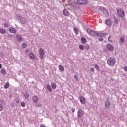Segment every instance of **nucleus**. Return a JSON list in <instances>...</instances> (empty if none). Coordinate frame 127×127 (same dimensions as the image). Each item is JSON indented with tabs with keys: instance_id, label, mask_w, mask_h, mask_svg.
Wrapping results in <instances>:
<instances>
[{
	"instance_id": "obj_1",
	"label": "nucleus",
	"mask_w": 127,
	"mask_h": 127,
	"mask_svg": "<svg viewBox=\"0 0 127 127\" xmlns=\"http://www.w3.org/2000/svg\"><path fill=\"white\" fill-rule=\"evenodd\" d=\"M116 61L115 58L111 57L107 60V63L109 66H115V63Z\"/></svg>"
},
{
	"instance_id": "obj_2",
	"label": "nucleus",
	"mask_w": 127,
	"mask_h": 127,
	"mask_svg": "<svg viewBox=\"0 0 127 127\" xmlns=\"http://www.w3.org/2000/svg\"><path fill=\"white\" fill-rule=\"evenodd\" d=\"M111 107V103H110V97H107L105 101V108L109 109Z\"/></svg>"
},
{
	"instance_id": "obj_3",
	"label": "nucleus",
	"mask_w": 127,
	"mask_h": 127,
	"mask_svg": "<svg viewBox=\"0 0 127 127\" xmlns=\"http://www.w3.org/2000/svg\"><path fill=\"white\" fill-rule=\"evenodd\" d=\"M99 9L105 14V16H109V12L108 11V10L106 9L103 7H100Z\"/></svg>"
},
{
	"instance_id": "obj_4",
	"label": "nucleus",
	"mask_w": 127,
	"mask_h": 127,
	"mask_svg": "<svg viewBox=\"0 0 127 127\" xmlns=\"http://www.w3.org/2000/svg\"><path fill=\"white\" fill-rule=\"evenodd\" d=\"M84 116V111L83 110L79 109L77 112V117L78 118H82Z\"/></svg>"
},
{
	"instance_id": "obj_5",
	"label": "nucleus",
	"mask_w": 127,
	"mask_h": 127,
	"mask_svg": "<svg viewBox=\"0 0 127 127\" xmlns=\"http://www.w3.org/2000/svg\"><path fill=\"white\" fill-rule=\"evenodd\" d=\"M87 31L88 33H89V34H91V35H93L94 36L96 35H98V33H97V32L95 31L91 30V29H87Z\"/></svg>"
},
{
	"instance_id": "obj_6",
	"label": "nucleus",
	"mask_w": 127,
	"mask_h": 127,
	"mask_svg": "<svg viewBox=\"0 0 127 127\" xmlns=\"http://www.w3.org/2000/svg\"><path fill=\"white\" fill-rule=\"evenodd\" d=\"M118 15L120 17H124L125 16V12L122 9H119L117 11Z\"/></svg>"
},
{
	"instance_id": "obj_7",
	"label": "nucleus",
	"mask_w": 127,
	"mask_h": 127,
	"mask_svg": "<svg viewBox=\"0 0 127 127\" xmlns=\"http://www.w3.org/2000/svg\"><path fill=\"white\" fill-rule=\"evenodd\" d=\"M77 4L82 5L87 3V0H77Z\"/></svg>"
},
{
	"instance_id": "obj_8",
	"label": "nucleus",
	"mask_w": 127,
	"mask_h": 127,
	"mask_svg": "<svg viewBox=\"0 0 127 127\" xmlns=\"http://www.w3.org/2000/svg\"><path fill=\"white\" fill-rule=\"evenodd\" d=\"M106 47L109 51H113V50H114V47L110 44H107L106 45Z\"/></svg>"
},
{
	"instance_id": "obj_9",
	"label": "nucleus",
	"mask_w": 127,
	"mask_h": 127,
	"mask_svg": "<svg viewBox=\"0 0 127 127\" xmlns=\"http://www.w3.org/2000/svg\"><path fill=\"white\" fill-rule=\"evenodd\" d=\"M44 51H43V49L40 48L39 51L40 57L42 59L43 58V55H44Z\"/></svg>"
},
{
	"instance_id": "obj_10",
	"label": "nucleus",
	"mask_w": 127,
	"mask_h": 127,
	"mask_svg": "<svg viewBox=\"0 0 127 127\" xmlns=\"http://www.w3.org/2000/svg\"><path fill=\"white\" fill-rule=\"evenodd\" d=\"M16 38L18 42H21V41H23V38H22V37L19 35H16Z\"/></svg>"
},
{
	"instance_id": "obj_11",
	"label": "nucleus",
	"mask_w": 127,
	"mask_h": 127,
	"mask_svg": "<svg viewBox=\"0 0 127 127\" xmlns=\"http://www.w3.org/2000/svg\"><path fill=\"white\" fill-rule=\"evenodd\" d=\"M32 100L34 103H35V104H36V103H37V102L38 101V97H37V96L36 95H35L32 97Z\"/></svg>"
},
{
	"instance_id": "obj_12",
	"label": "nucleus",
	"mask_w": 127,
	"mask_h": 127,
	"mask_svg": "<svg viewBox=\"0 0 127 127\" xmlns=\"http://www.w3.org/2000/svg\"><path fill=\"white\" fill-rule=\"evenodd\" d=\"M79 100L80 101V103L81 104H85L86 103V100H85V98L83 96L80 97Z\"/></svg>"
},
{
	"instance_id": "obj_13",
	"label": "nucleus",
	"mask_w": 127,
	"mask_h": 127,
	"mask_svg": "<svg viewBox=\"0 0 127 127\" xmlns=\"http://www.w3.org/2000/svg\"><path fill=\"white\" fill-rule=\"evenodd\" d=\"M63 13L65 16H68L69 14V12L66 9L64 10Z\"/></svg>"
},
{
	"instance_id": "obj_14",
	"label": "nucleus",
	"mask_w": 127,
	"mask_h": 127,
	"mask_svg": "<svg viewBox=\"0 0 127 127\" xmlns=\"http://www.w3.org/2000/svg\"><path fill=\"white\" fill-rule=\"evenodd\" d=\"M9 31L11 32V33H16V30L14 29V28H9Z\"/></svg>"
},
{
	"instance_id": "obj_15",
	"label": "nucleus",
	"mask_w": 127,
	"mask_h": 127,
	"mask_svg": "<svg viewBox=\"0 0 127 127\" xmlns=\"http://www.w3.org/2000/svg\"><path fill=\"white\" fill-rule=\"evenodd\" d=\"M125 42V38L123 37H121L119 39V43L120 44H123Z\"/></svg>"
},
{
	"instance_id": "obj_16",
	"label": "nucleus",
	"mask_w": 127,
	"mask_h": 127,
	"mask_svg": "<svg viewBox=\"0 0 127 127\" xmlns=\"http://www.w3.org/2000/svg\"><path fill=\"white\" fill-rule=\"evenodd\" d=\"M0 73L3 75V76H5V75H6V71L3 68L1 69Z\"/></svg>"
},
{
	"instance_id": "obj_17",
	"label": "nucleus",
	"mask_w": 127,
	"mask_h": 127,
	"mask_svg": "<svg viewBox=\"0 0 127 127\" xmlns=\"http://www.w3.org/2000/svg\"><path fill=\"white\" fill-rule=\"evenodd\" d=\"M20 20L21 23H22L23 24H25V23H26V20L23 17H22L21 19H20Z\"/></svg>"
},
{
	"instance_id": "obj_18",
	"label": "nucleus",
	"mask_w": 127,
	"mask_h": 127,
	"mask_svg": "<svg viewBox=\"0 0 127 127\" xmlns=\"http://www.w3.org/2000/svg\"><path fill=\"white\" fill-rule=\"evenodd\" d=\"M59 69L60 71H62V72H63L64 71V70H65V69L64 68V66L61 65H59L58 66Z\"/></svg>"
},
{
	"instance_id": "obj_19",
	"label": "nucleus",
	"mask_w": 127,
	"mask_h": 127,
	"mask_svg": "<svg viewBox=\"0 0 127 127\" xmlns=\"http://www.w3.org/2000/svg\"><path fill=\"white\" fill-rule=\"evenodd\" d=\"M70 5H71L73 7H76L77 6V3H76V1H73L71 2V4H70Z\"/></svg>"
},
{
	"instance_id": "obj_20",
	"label": "nucleus",
	"mask_w": 127,
	"mask_h": 127,
	"mask_svg": "<svg viewBox=\"0 0 127 127\" xmlns=\"http://www.w3.org/2000/svg\"><path fill=\"white\" fill-rule=\"evenodd\" d=\"M29 56L31 59H35V56H34V53H30Z\"/></svg>"
},
{
	"instance_id": "obj_21",
	"label": "nucleus",
	"mask_w": 127,
	"mask_h": 127,
	"mask_svg": "<svg viewBox=\"0 0 127 127\" xmlns=\"http://www.w3.org/2000/svg\"><path fill=\"white\" fill-rule=\"evenodd\" d=\"M0 32L1 34H4V33H6V31L4 29L1 28L0 29Z\"/></svg>"
},
{
	"instance_id": "obj_22",
	"label": "nucleus",
	"mask_w": 127,
	"mask_h": 127,
	"mask_svg": "<svg viewBox=\"0 0 127 127\" xmlns=\"http://www.w3.org/2000/svg\"><path fill=\"white\" fill-rule=\"evenodd\" d=\"M81 42L82 43V44H85V43H86V42H87V40H86V39L85 38H81Z\"/></svg>"
},
{
	"instance_id": "obj_23",
	"label": "nucleus",
	"mask_w": 127,
	"mask_h": 127,
	"mask_svg": "<svg viewBox=\"0 0 127 127\" xmlns=\"http://www.w3.org/2000/svg\"><path fill=\"white\" fill-rule=\"evenodd\" d=\"M47 89L49 92H51L52 90H51V87L49 84H47L46 86Z\"/></svg>"
},
{
	"instance_id": "obj_24",
	"label": "nucleus",
	"mask_w": 127,
	"mask_h": 127,
	"mask_svg": "<svg viewBox=\"0 0 127 127\" xmlns=\"http://www.w3.org/2000/svg\"><path fill=\"white\" fill-rule=\"evenodd\" d=\"M51 87L53 89H56V84H55L54 82H52Z\"/></svg>"
},
{
	"instance_id": "obj_25",
	"label": "nucleus",
	"mask_w": 127,
	"mask_h": 127,
	"mask_svg": "<svg viewBox=\"0 0 127 127\" xmlns=\"http://www.w3.org/2000/svg\"><path fill=\"white\" fill-rule=\"evenodd\" d=\"M79 49H81V50H84L85 49V46L83 45H80L79 46Z\"/></svg>"
},
{
	"instance_id": "obj_26",
	"label": "nucleus",
	"mask_w": 127,
	"mask_h": 127,
	"mask_svg": "<svg viewBox=\"0 0 127 127\" xmlns=\"http://www.w3.org/2000/svg\"><path fill=\"white\" fill-rule=\"evenodd\" d=\"M104 35H106V33H101L100 34H97V36L100 37H103Z\"/></svg>"
},
{
	"instance_id": "obj_27",
	"label": "nucleus",
	"mask_w": 127,
	"mask_h": 127,
	"mask_svg": "<svg viewBox=\"0 0 127 127\" xmlns=\"http://www.w3.org/2000/svg\"><path fill=\"white\" fill-rule=\"evenodd\" d=\"M4 88L5 89H8L9 88V83L7 82L5 85H4Z\"/></svg>"
},
{
	"instance_id": "obj_28",
	"label": "nucleus",
	"mask_w": 127,
	"mask_h": 127,
	"mask_svg": "<svg viewBox=\"0 0 127 127\" xmlns=\"http://www.w3.org/2000/svg\"><path fill=\"white\" fill-rule=\"evenodd\" d=\"M114 20L115 23H119V20H118V18L116 17H114Z\"/></svg>"
},
{
	"instance_id": "obj_29",
	"label": "nucleus",
	"mask_w": 127,
	"mask_h": 127,
	"mask_svg": "<svg viewBox=\"0 0 127 127\" xmlns=\"http://www.w3.org/2000/svg\"><path fill=\"white\" fill-rule=\"evenodd\" d=\"M106 24H107V25H110V24H111V20H107L106 21Z\"/></svg>"
},
{
	"instance_id": "obj_30",
	"label": "nucleus",
	"mask_w": 127,
	"mask_h": 127,
	"mask_svg": "<svg viewBox=\"0 0 127 127\" xmlns=\"http://www.w3.org/2000/svg\"><path fill=\"white\" fill-rule=\"evenodd\" d=\"M74 31L76 34H78V33H79V30H78V28H74Z\"/></svg>"
},
{
	"instance_id": "obj_31",
	"label": "nucleus",
	"mask_w": 127,
	"mask_h": 127,
	"mask_svg": "<svg viewBox=\"0 0 127 127\" xmlns=\"http://www.w3.org/2000/svg\"><path fill=\"white\" fill-rule=\"evenodd\" d=\"M24 95L26 99H28V96H29V94H28V93H27V92H25V93L24 94Z\"/></svg>"
},
{
	"instance_id": "obj_32",
	"label": "nucleus",
	"mask_w": 127,
	"mask_h": 127,
	"mask_svg": "<svg viewBox=\"0 0 127 127\" xmlns=\"http://www.w3.org/2000/svg\"><path fill=\"white\" fill-rule=\"evenodd\" d=\"M21 18H22L21 16L20 15H16V18L17 19H19L20 20Z\"/></svg>"
},
{
	"instance_id": "obj_33",
	"label": "nucleus",
	"mask_w": 127,
	"mask_h": 127,
	"mask_svg": "<svg viewBox=\"0 0 127 127\" xmlns=\"http://www.w3.org/2000/svg\"><path fill=\"white\" fill-rule=\"evenodd\" d=\"M21 107H23V108H24V107H25L26 105H25V103L24 102H22L21 103Z\"/></svg>"
},
{
	"instance_id": "obj_34",
	"label": "nucleus",
	"mask_w": 127,
	"mask_h": 127,
	"mask_svg": "<svg viewBox=\"0 0 127 127\" xmlns=\"http://www.w3.org/2000/svg\"><path fill=\"white\" fill-rule=\"evenodd\" d=\"M26 46H27V45H26V43L22 44V48H25V47H26Z\"/></svg>"
},
{
	"instance_id": "obj_35",
	"label": "nucleus",
	"mask_w": 127,
	"mask_h": 127,
	"mask_svg": "<svg viewBox=\"0 0 127 127\" xmlns=\"http://www.w3.org/2000/svg\"><path fill=\"white\" fill-rule=\"evenodd\" d=\"M89 48H90V46H89V45H86L85 46V49H86V50H89Z\"/></svg>"
},
{
	"instance_id": "obj_36",
	"label": "nucleus",
	"mask_w": 127,
	"mask_h": 127,
	"mask_svg": "<svg viewBox=\"0 0 127 127\" xmlns=\"http://www.w3.org/2000/svg\"><path fill=\"white\" fill-rule=\"evenodd\" d=\"M2 111H3V106L0 104V112H2Z\"/></svg>"
},
{
	"instance_id": "obj_37",
	"label": "nucleus",
	"mask_w": 127,
	"mask_h": 127,
	"mask_svg": "<svg viewBox=\"0 0 127 127\" xmlns=\"http://www.w3.org/2000/svg\"><path fill=\"white\" fill-rule=\"evenodd\" d=\"M95 68L97 70H99V69H100V68L99 67V66L97 64H95Z\"/></svg>"
},
{
	"instance_id": "obj_38",
	"label": "nucleus",
	"mask_w": 127,
	"mask_h": 127,
	"mask_svg": "<svg viewBox=\"0 0 127 127\" xmlns=\"http://www.w3.org/2000/svg\"><path fill=\"white\" fill-rule=\"evenodd\" d=\"M37 107H38V108H41V107H42V104H37Z\"/></svg>"
},
{
	"instance_id": "obj_39",
	"label": "nucleus",
	"mask_w": 127,
	"mask_h": 127,
	"mask_svg": "<svg viewBox=\"0 0 127 127\" xmlns=\"http://www.w3.org/2000/svg\"><path fill=\"white\" fill-rule=\"evenodd\" d=\"M74 78L76 81H79V79H78V76H77V75H74Z\"/></svg>"
},
{
	"instance_id": "obj_40",
	"label": "nucleus",
	"mask_w": 127,
	"mask_h": 127,
	"mask_svg": "<svg viewBox=\"0 0 127 127\" xmlns=\"http://www.w3.org/2000/svg\"><path fill=\"white\" fill-rule=\"evenodd\" d=\"M16 101V103H17V104H19V99L16 98L15 99Z\"/></svg>"
},
{
	"instance_id": "obj_41",
	"label": "nucleus",
	"mask_w": 127,
	"mask_h": 127,
	"mask_svg": "<svg viewBox=\"0 0 127 127\" xmlns=\"http://www.w3.org/2000/svg\"><path fill=\"white\" fill-rule=\"evenodd\" d=\"M4 26H5V27H9V24H7V23H5V24H4Z\"/></svg>"
},
{
	"instance_id": "obj_42",
	"label": "nucleus",
	"mask_w": 127,
	"mask_h": 127,
	"mask_svg": "<svg viewBox=\"0 0 127 127\" xmlns=\"http://www.w3.org/2000/svg\"><path fill=\"white\" fill-rule=\"evenodd\" d=\"M123 69L125 72H127V66L124 67Z\"/></svg>"
},
{
	"instance_id": "obj_43",
	"label": "nucleus",
	"mask_w": 127,
	"mask_h": 127,
	"mask_svg": "<svg viewBox=\"0 0 127 127\" xmlns=\"http://www.w3.org/2000/svg\"><path fill=\"white\" fill-rule=\"evenodd\" d=\"M72 113H75V111H76V109H75V108H72V110H71Z\"/></svg>"
},
{
	"instance_id": "obj_44",
	"label": "nucleus",
	"mask_w": 127,
	"mask_h": 127,
	"mask_svg": "<svg viewBox=\"0 0 127 127\" xmlns=\"http://www.w3.org/2000/svg\"><path fill=\"white\" fill-rule=\"evenodd\" d=\"M110 38H111V36H109L108 37V41L110 42H112V40H110Z\"/></svg>"
},
{
	"instance_id": "obj_45",
	"label": "nucleus",
	"mask_w": 127,
	"mask_h": 127,
	"mask_svg": "<svg viewBox=\"0 0 127 127\" xmlns=\"http://www.w3.org/2000/svg\"><path fill=\"white\" fill-rule=\"evenodd\" d=\"M103 39L102 38H100L99 39V41H103Z\"/></svg>"
},
{
	"instance_id": "obj_46",
	"label": "nucleus",
	"mask_w": 127,
	"mask_h": 127,
	"mask_svg": "<svg viewBox=\"0 0 127 127\" xmlns=\"http://www.w3.org/2000/svg\"><path fill=\"white\" fill-rule=\"evenodd\" d=\"M26 53H28V52H29V49H27V50H26Z\"/></svg>"
},
{
	"instance_id": "obj_47",
	"label": "nucleus",
	"mask_w": 127,
	"mask_h": 127,
	"mask_svg": "<svg viewBox=\"0 0 127 127\" xmlns=\"http://www.w3.org/2000/svg\"><path fill=\"white\" fill-rule=\"evenodd\" d=\"M94 71H95V69H94V68H91V72H94Z\"/></svg>"
},
{
	"instance_id": "obj_48",
	"label": "nucleus",
	"mask_w": 127,
	"mask_h": 127,
	"mask_svg": "<svg viewBox=\"0 0 127 127\" xmlns=\"http://www.w3.org/2000/svg\"><path fill=\"white\" fill-rule=\"evenodd\" d=\"M1 67H2L1 64H0V69H1Z\"/></svg>"
}]
</instances>
